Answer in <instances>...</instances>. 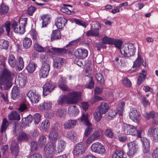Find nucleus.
<instances>
[{
    "label": "nucleus",
    "instance_id": "nucleus-33",
    "mask_svg": "<svg viewBox=\"0 0 158 158\" xmlns=\"http://www.w3.org/2000/svg\"><path fill=\"white\" fill-rule=\"evenodd\" d=\"M8 62L10 66L12 68L14 67L16 65L17 60L15 56L12 54L9 55Z\"/></svg>",
    "mask_w": 158,
    "mask_h": 158
},
{
    "label": "nucleus",
    "instance_id": "nucleus-14",
    "mask_svg": "<svg viewBox=\"0 0 158 158\" xmlns=\"http://www.w3.org/2000/svg\"><path fill=\"white\" fill-rule=\"evenodd\" d=\"M142 57L139 53L138 54V57L137 59L134 62L133 65L131 70L132 72H135L137 71L138 69L140 66L142 61Z\"/></svg>",
    "mask_w": 158,
    "mask_h": 158
},
{
    "label": "nucleus",
    "instance_id": "nucleus-50",
    "mask_svg": "<svg viewBox=\"0 0 158 158\" xmlns=\"http://www.w3.org/2000/svg\"><path fill=\"white\" fill-rule=\"evenodd\" d=\"M69 113L73 115H77L79 113V110L75 106H71L69 107L68 109Z\"/></svg>",
    "mask_w": 158,
    "mask_h": 158
},
{
    "label": "nucleus",
    "instance_id": "nucleus-61",
    "mask_svg": "<svg viewBox=\"0 0 158 158\" xmlns=\"http://www.w3.org/2000/svg\"><path fill=\"white\" fill-rule=\"evenodd\" d=\"M40 60L43 63V64L48 63V56L46 54H42L40 56Z\"/></svg>",
    "mask_w": 158,
    "mask_h": 158
},
{
    "label": "nucleus",
    "instance_id": "nucleus-13",
    "mask_svg": "<svg viewBox=\"0 0 158 158\" xmlns=\"http://www.w3.org/2000/svg\"><path fill=\"white\" fill-rule=\"evenodd\" d=\"M50 66L48 63L43 64L40 71V76L41 78H45L47 76L50 70Z\"/></svg>",
    "mask_w": 158,
    "mask_h": 158
},
{
    "label": "nucleus",
    "instance_id": "nucleus-62",
    "mask_svg": "<svg viewBox=\"0 0 158 158\" xmlns=\"http://www.w3.org/2000/svg\"><path fill=\"white\" fill-rule=\"evenodd\" d=\"M95 78L97 81H99L100 83L103 84L104 83V79L101 74L96 73L95 75Z\"/></svg>",
    "mask_w": 158,
    "mask_h": 158
},
{
    "label": "nucleus",
    "instance_id": "nucleus-39",
    "mask_svg": "<svg viewBox=\"0 0 158 158\" xmlns=\"http://www.w3.org/2000/svg\"><path fill=\"white\" fill-rule=\"evenodd\" d=\"M28 139V135L24 132L20 133L18 137V140L19 142L27 141Z\"/></svg>",
    "mask_w": 158,
    "mask_h": 158
},
{
    "label": "nucleus",
    "instance_id": "nucleus-2",
    "mask_svg": "<svg viewBox=\"0 0 158 158\" xmlns=\"http://www.w3.org/2000/svg\"><path fill=\"white\" fill-rule=\"evenodd\" d=\"M124 133L127 135H136L138 138H141L142 131L137 130L136 127L126 123H124L122 127Z\"/></svg>",
    "mask_w": 158,
    "mask_h": 158
},
{
    "label": "nucleus",
    "instance_id": "nucleus-25",
    "mask_svg": "<svg viewBox=\"0 0 158 158\" xmlns=\"http://www.w3.org/2000/svg\"><path fill=\"white\" fill-rule=\"evenodd\" d=\"M98 111L103 114L106 113L109 109L108 104L105 102H102L98 107Z\"/></svg>",
    "mask_w": 158,
    "mask_h": 158
},
{
    "label": "nucleus",
    "instance_id": "nucleus-38",
    "mask_svg": "<svg viewBox=\"0 0 158 158\" xmlns=\"http://www.w3.org/2000/svg\"><path fill=\"white\" fill-rule=\"evenodd\" d=\"M59 135L57 132L51 131L48 134V138L50 141H55L57 140Z\"/></svg>",
    "mask_w": 158,
    "mask_h": 158
},
{
    "label": "nucleus",
    "instance_id": "nucleus-47",
    "mask_svg": "<svg viewBox=\"0 0 158 158\" xmlns=\"http://www.w3.org/2000/svg\"><path fill=\"white\" fill-rule=\"evenodd\" d=\"M125 103L123 101L121 102L118 104L117 108V110L120 116H122L124 110V107Z\"/></svg>",
    "mask_w": 158,
    "mask_h": 158
},
{
    "label": "nucleus",
    "instance_id": "nucleus-45",
    "mask_svg": "<svg viewBox=\"0 0 158 158\" xmlns=\"http://www.w3.org/2000/svg\"><path fill=\"white\" fill-rule=\"evenodd\" d=\"M81 122L87 126H90V124L88 119V115L87 114H83L81 118Z\"/></svg>",
    "mask_w": 158,
    "mask_h": 158
},
{
    "label": "nucleus",
    "instance_id": "nucleus-23",
    "mask_svg": "<svg viewBox=\"0 0 158 158\" xmlns=\"http://www.w3.org/2000/svg\"><path fill=\"white\" fill-rule=\"evenodd\" d=\"M66 81L64 77H61L59 80L58 85L59 87L64 91H68L69 90V88L66 84Z\"/></svg>",
    "mask_w": 158,
    "mask_h": 158
},
{
    "label": "nucleus",
    "instance_id": "nucleus-36",
    "mask_svg": "<svg viewBox=\"0 0 158 158\" xmlns=\"http://www.w3.org/2000/svg\"><path fill=\"white\" fill-rule=\"evenodd\" d=\"M61 36L60 31L57 30H53L51 35V38L52 41L60 39Z\"/></svg>",
    "mask_w": 158,
    "mask_h": 158
},
{
    "label": "nucleus",
    "instance_id": "nucleus-27",
    "mask_svg": "<svg viewBox=\"0 0 158 158\" xmlns=\"http://www.w3.org/2000/svg\"><path fill=\"white\" fill-rule=\"evenodd\" d=\"M99 28H95L94 29H90L86 32V35L88 37L98 36L99 35Z\"/></svg>",
    "mask_w": 158,
    "mask_h": 158
},
{
    "label": "nucleus",
    "instance_id": "nucleus-49",
    "mask_svg": "<svg viewBox=\"0 0 158 158\" xmlns=\"http://www.w3.org/2000/svg\"><path fill=\"white\" fill-rule=\"evenodd\" d=\"M41 19L42 20V27H44L46 26L48 24L50 20V18L47 15H43L41 17Z\"/></svg>",
    "mask_w": 158,
    "mask_h": 158
},
{
    "label": "nucleus",
    "instance_id": "nucleus-15",
    "mask_svg": "<svg viewBox=\"0 0 158 158\" xmlns=\"http://www.w3.org/2000/svg\"><path fill=\"white\" fill-rule=\"evenodd\" d=\"M147 134L148 136L152 137L156 142H158V127H150L148 131Z\"/></svg>",
    "mask_w": 158,
    "mask_h": 158
},
{
    "label": "nucleus",
    "instance_id": "nucleus-18",
    "mask_svg": "<svg viewBox=\"0 0 158 158\" xmlns=\"http://www.w3.org/2000/svg\"><path fill=\"white\" fill-rule=\"evenodd\" d=\"M67 22V20L64 18L60 17L57 19L56 25L58 29H61L65 26Z\"/></svg>",
    "mask_w": 158,
    "mask_h": 158
},
{
    "label": "nucleus",
    "instance_id": "nucleus-4",
    "mask_svg": "<svg viewBox=\"0 0 158 158\" xmlns=\"http://www.w3.org/2000/svg\"><path fill=\"white\" fill-rule=\"evenodd\" d=\"M121 54L125 57H130L134 55L135 48L133 44L124 46L120 50Z\"/></svg>",
    "mask_w": 158,
    "mask_h": 158
},
{
    "label": "nucleus",
    "instance_id": "nucleus-48",
    "mask_svg": "<svg viewBox=\"0 0 158 158\" xmlns=\"http://www.w3.org/2000/svg\"><path fill=\"white\" fill-rule=\"evenodd\" d=\"M46 143V138L44 135H41L38 144L39 146L41 147H44L45 146Z\"/></svg>",
    "mask_w": 158,
    "mask_h": 158
},
{
    "label": "nucleus",
    "instance_id": "nucleus-55",
    "mask_svg": "<svg viewBox=\"0 0 158 158\" xmlns=\"http://www.w3.org/2000/svg\"><path fill=\"white\" fill-rule=\"evenodd\" d=\"M55 52V54H59L60 55L66 54L67 52V50L64 48H53Z\"/></svg>",
    "mask_w": 158,
    "mask_h": 158
},
{
    "label": "nucleus",
    "instance_id": "nucleus-24",
    "mask_svg": "<svg viewBox=\"0 0 158 158\" xmlns=\"http://www.w3.org/2000/svg\"><path fill=\"white\" fill-rule=\"evenodd\" d=\"M17 81L19 87L22 88L26 85L27 81V78L23 74L20 73L18 76Z\"/></svg>",
    "mask_w": 158,
    "mask_h": 158
},
{
    "label": "nucleus",
    "instance_id": "nucleus-3",
    "mask_svg": "<svg viewBox=\"0 0 158 158\" xmlns=\"http://www.w3.org/2000/svg\"><path fill=\"white\" fill-rule=\"evenodd\" d=\"M27 18L21 19L19 21V25L16 21H14L13 22L11 26L15 33L21 34L24 33L25 31V27L27 24Z\"/></svg>",
    "mask_w": 158,
    "mask_h": 158
},
{
    "label": "nucleus",
    "instance_id": "nucleus-21",
    "mask_svg": "<svg viewBox=\"0 0 158 158\" xmlns=\"http://www.w3.org/2000/svg\"><path fill=\"white\" fill-rule=\"evenodd\" d=\"M66 145L65 142L63 140L59 139L58 141L57 146L55 149L56 153H60L64 150Z\"/></svg>",
    "mask_w": 158,
    "mask_h": 158
},
{
    "label": "nucleus",
    "instance_id": "nucleus-60",
    "mask_svg": "<svg viewBox=\"0 0 158 158\" xmlns=\"http://www.w3.org/2000/svg\"><path fill=\"white\" fill-rule=\"evenodd\" d=\"M102 114L98 112H96L94 114V116L95 120L97 122H99L101 119Z\"/></svg>",
    "mask_w": 158,
    "mask_h": 158
},
{
    "label": "nucleus",
    "instance_id": "nucleus-1",
    "mask_svg": "<svg viewBox=\"0 0 158 158\" xmlns=\"http://www.w3.org/2000/svg\"><path fill=\"white\" fill-rule=\"evenodd\" d=\"M14 74L9 69L4 68L0 72V89L3 86L5 90H7L12 86V81L13 79Z\"/></svg>",
    "mask_w": 158,
    "mask_h": 158
},
{
    "label": "nucleus",
    "instance_id": "nucleus-6",
    "mask_svg": "<svg viewBox=\"0 0 158 158\" xmlns=\"http://www.w3.org/2000/svg\"><path fill=\"white\" fill-rule=\"evenodd\" d=\"M55 146L52 142L47 143L44 148V151L46 154V158H53V154L55 150Z\"/></svg>",
    "mask_w": 158,
    "mask_h": 158
},
{
    "label": "nucleus",
    "instance_id": "nucleus-58",
    "mask_svg": "<svg viewBox=\"0 0 158 158\" xmlns=\"http://www.w3.org/2000/svg\"><path fill=\"white\" fill-rule=\"evenodd\" d=\"M123 43L122 41L118 40H114L113 44L115 47L120 49Z\"/></svg>",
    "mask_w": 158,
    "mask_h": 158
},
{
    "label": "nucleus",
    "instance_id": "nucleus-43",
    "mask_svg": "<svg viewBox=\"0 0 158 158\" xmlns=\"http://www.w3.org/2000/svg\"><path fill=\"white\" fill-rule=\"evenodd\" d=\"M23 46L25 49L29 48L32 45L31 39L28 37H25L23 41Z\"/></svg>",
    "mask_w": 158,
    "mask_h": 158
},
{
    "label": "nucleus",
    "instance_id": "nucleus-57",
    "mask_svg": "<svg viewBox=\"0 0 158 158\" xmlns=\"http://www.w3.org/2000/svg\"><path fill=\"white\" fill-rule=\"evenodd\" d=\"M122 83L125 87H130L131 86V82L127 77H125L123 79Z\"/></svg>",
    "mask_w": 158,
    "mask_h": 158
},
{
    "label": "nucleus",
    "instance_id": "nucleus-52",
    "mask_svg": "<svg viewBox=\"0 0 158 158\" xmlns=\"http://www.w3.org/2000/svg\"><path fill=\"white\" fill-rule=\"evenodd\" d=\"M104 134L106 137L110 138H112L114 136L112 129L110 127L105 130Z\"/></svg>",
    "mask_w": 158,
    "mask_h": 158
},
{
    "label": "nucleus",
    "instance_id": "nucleus-7",
    "mask_svg": "<svg viewBox=\"0 0 158 158\" xmlns=\"http://www.w3.org/2000/svg\"><path fill=\"white\" fill-rule=\"evenodd\" d=\"M86 150L84 143L80 142L75 146L73 153L75 156H79L83 154Z\"/></svg>",
    "mask_w": 158,
    "mask_h": 158
},
{
    "label": "nucleus",
    "instance_id": "nucleus-19",
    "mask_svg": "<svg viewBox=\"0 0 158 158\" xmlns=\"http://www.w3.org/2000/svg\"><path fill=\"white\" fill-rule=\"evenodd\" d=\"M77 123V120L70 119L66 121L64 124V128L65 129H69L73 128Z\"/></svg>",
    "mask_w": 158,
    "mask_h": 158
},
{
    "label": "nucleus",
    "instance_id": "nucleus-44",
    "mask_svg": "<svg viewBox=\"0 0 158 158\" xmlns=\"http://www.w3.org/2000/svg\"><path fill=\"white\" fill-rule=\"evenodd\" d=\"M63 6L60 8V10L61 12L65 13L69 15L71 14V10L68 8V7L72 8V6L70 5H68L65 4H63Z\"/></svg>",
    "mask_w": 158,
    "mask_h": 158
},
{
    "label": "nucleus",
    "instance_id": "nucleus-30",
    "mask_svg": "<svg viewBox=\"0 0 158 158\" xmlns=\"http://www.w3.org/2000/svg\"><path fill=\"white\" fill-rule=\"evenodd\" d=\"M50 126L49 121L48 119H45L42 122L40 129L42 131H46L49 128Z\"/></svg>",
    "mask_w": 158,
    "mask_h": 158
},
{
    "label": "nucleus",
    "instance_id": "nucleus-26",
    "mask_svg": "<svg viewBox=\"0 0 158 158\" xmlns=\"http://www.w3.org/2000/svg\"><path fill=\"white\" fill-rule=\"evenodd\" d=\"M147 73L145 70H142L140 73L137 81V85L139 86L142 84L146 78Z\"/></svg>",
    "mask_w": 158,
    "mask_h": 158
},
{
    "label": "nucleus",
    "instance_id": "nucleus-22",
    "mask_svg": "<svg viewBox=\"0 0 158 158\" xmlns=\"http://www.w3.org/2000/svg\"><path fill=\"white\" fill-rule=\"evenodd\" d=\"M8 118L9 120L19 121L20 119V115L17 111L14 110L11 111L9 114Z\"/></svg>",
    "mask_w": 158,
    "mask_h": 158
},
{
    "label": "nucleus",
    "instance_id": "nucleus-28",
    "mask_svg": "<svg viewBox=\"0 0 158 158\" xmlns=\"http://www.w3.org/2000/svg\"><path fill=\"white\" fill-rule=\"evenodd\" d=\"M17 59L16 65L15 66L17 67L19 71H20L22 70L24 67V62L23 58L20 56L18 57Z\"/></svg>",
    "mask_w": 158,
    "mask_h": 158
},
{
    "label": "nucleus",
    "instance_id": "nucleus-5",
    "mask_svg": "<svg viewBox=\"0 0 158 158\" xmlns=\"http://www.w3.org/2000/svg\"><path fill=\"white\" fill-rule=\"evenodd\" d=\"M91 148L93 152L98 154H104L106 152L104 146L98 142L94 143L92 145Z\"/></svg>",
    "mask_w": 158,
    "mask_h": 158
},
{
    "label": "nucleus",
    "instance_id": "nucleus-20",
    "mask_svg": "<svg viewBox=\"0 0 158 158\" xmlns=\"http://www.w3.org/2000/svg\"><path fill=\"white\" fill-rule=\"evenodd\" d=\"M140 115V114L137 112L135 108H132L129 113L130 118L134 121H137L138 118Z\"/></svg>",
    "mask_w": 158,
    "mask_h": 158
},
{
    "label": "nucleus",
    "instance_id": "nucleus-37",
    "mask_svg": "<svg viewBox=\"0 0 158 158\" xmlns=\"http://www.w3.org/2000/svg\"><path fill=\"white\" fill-rule=\"evenodd\" d=\"M9 125V123L7 119L5 118L2 121L1 127V132L3 133L6 131L7 128Z\"/></svg>",
    "mask_w": 158,
    "mask_h": 158
},
{
    "label": "nucleus",
    "instance_id": "nucleus-31",
    "mask_svg": "<svg viewBox=\"0 0 158 158\" xmlns=\"http://www.w3.org/2000/svg\"><path fill=\"white\" fill-rule=\"evenodd\" d=\"M64 63V59L62 58L58 57L53 60V65L54 68H58L61 66Z\"/></svg>",
    "mask_w": 158,
    "mask_h": 158
},
{
    "label": "nucleus",
    "instance_id": "nucleus-42",
    "mask_svg": "<svg viewBox=\"0 0 158 158\" xmlns=\"http://www.w3.org/2000/svg\"><path fill=\"white\" fill-rule=\"evenodd\" d=\"M9 7L5 5L3 2H2L0 5V15H4L7 13L9 10Z\"/></svg>",
    "mask_w": 158,
    "mask_h": 158
},
{
    "label": "nucleus",
    "instance_id": "nucleus-51",
    "mask_svg": "<svg viewBox=\"0 0 158 158\" xmlns=\"http://www.w3.org/2000/svg\"><path fill=\"white\" fill-rule=\"evenodd\" d=\"M124 153L120 150H116L112 155L113 158H121L123 157Z\"/></svg>",
    "mask_w": 158,
    "mask_h": 158
},
{
    "label": "nucleus",
    "instance_id": "nucleus-46",
    "mask_svg": "<svg viewBox=\"0 0 158 158\" xmlns=\"http://www.w3.org/2000/svg\"><path fill=\"white\" fill-rule=\"evenodd\" d=\"M35 43L37 42L40 39L39 37L37 32L35 30H32L30 33Z\"/></svg>",
    "mask_w": 158,
    "mask_h": 158
},
{
    "label": "nucleus",
    "instance_id": "nucleus-41",
    "mask_svg": "<svg viewBox=\"0 0 158 158\" xmlns=\"http://www.w3.org/2000/svg\"><path fill=\"white\" fill-rule=\"evenodd\" d=\"M34 48L36 51L39 52H42L46 51L47 47H44L36 42L34 43Z\"/></svg>",
    "mask_w": 158,
    "mask_h": 158
},
{
    "label": "nucleus",
    "instance_id": "nucleus-35",
    "mask_svg": "<svg viewBox=\"0 0 158 158\" xmlns=\"http://www.w3.org/2000/svg\"><path fill=\"white\" fill-rule=\"evenodd\" d=\"M51 106V103L50 102H44L39 105L38 108L41 110L45 111L50 109Z\"/></svg>",
    "mask_w": 158,
    "mask_h": 158
},
{
    "label": "nucleus",
    "instance_id": "nucleus-12",
    "mask_svg": "<svg viewBox=\"0 0 158 158\" xmlns=\"http://www.w3.org/2000/svg\"><path fill=\"white\" fill-rule=\"evenodd\" d=\"M68 96L69 103L76 104L77 103L79 100L81 95L79 92L73 91L70 93Z\"/></svg>",
    "mask_w": 158,
    "mask_h": 158
},
{
    "label": "nucleus",
    "instance_id": "nucleus-64",
    "mask_svg": "<svg viewBox=\"0 0 158 158\" xmlns=\"http://www.w3.org/2000/svg\"><path fill=\"white\" fill-rule=\"evenodd\" d=\"M145 117L147 119L155 118V112L152 111L149 113H147L145 116Z\"/></svg>",
    "mask_w": 158,
    "mask_h": 158
},
{
    "label": "nucleus",
    "instance_id": "nucleus-34",
    "mask_svg": "<svg viewBox=\"0 0 158 158\" xmlns=\"http://www.w3.org/2000/svg\"><path fill=\"white\" fill-rule=\"evenodd\" d=\"M22 123L24 126L29 125V124L31 123L32 121V116L31 115H29L26 117H23V115H22Z\"/></svg>",
    "mask_w": 158,
    "mask_h": 158
},
{
    "label": "nucleus",
    "instance_id": "nucleus-59",
    "mask_svg": "<svg viewBox=\"0 0 158 158\" xmlns=\"http://www.w3.org/2000/svg\"><path fill=\"white\" fill-rule=\"evenodd\" d=\"M36 9L35 7L31 6L28 8L27 11V13L30 16H32Z\"/></svg>",
    "mask_w": 158,
    "mask_h": 158
},
{
    "label": "nucleus",
    "instance_id": "nucleus-11",
    "mask_svg": "<svg viewBox=\"0 0 158 158\" xmlns=\"http://www.w3.org/2000/svg\"><path fill=\"white\" fill-rule=\"evenodd\" d=\"M56 87V85L51 81L46 83L43 87V95H47Z\"/></svg>",
    "mask_w": 158,
    "mask_h": 158
},
{
    "label": "nucleus",
    "instance_id": "nucleus-29",
    "mask_svg": "<svg viewBox=\"0 0 158 158\" xmlns=\"http://www.w3.org/2000/svg\"><path fill=\"white\" fill-rule=\"evenodd\" d=\"M59 105H62L64 103H70L69 99V96L67 95H61L59 97L58 101Z\"/></svg>",
    "mask_w": 158,
    "mask_h": 158
},
{
    "label": "nucleus",
    "instance_id": "nucleus-32",
    "mask_svg": "<svg viewBox=\"0 0 158 158\" xmlns=\"http://www.w3.org/2000/svg\"><path fill=\"white\" fill-rule=\"evenodd\" d=\"M19 89L17 86H14L12 89L11 93V98L13 100H15L19 97Z\"/></svg>",
    "mask_w": 158,
    "mask_h": 158
},
{
    "label": "nucleus",
    "instance_id": "nucleus-56",
    "mask_svg": "<svg viewBox=\"0 0 158 158\" xmlns=\"http://www.w3.org/2000/svg\"><path fill=\"white\" fill-rule=\"evenodd\" d=\"M9 45V42L8 41L4 40H0V48L2 49H7Z\"/></svg>",
    "mask_w": 158,
    "mask_h": 158
},
{
    "label": "nucleus",
    "instance_id": "nucleus-10",
    "mask_svg": "<svg viewBox=\"0 0 158 158\" xmlns=\"http://www.w3.org/2000/svg\"><path fill=\"white\" fill-rule=\"evenodd\" d=\"M127 146L129 148V151L127 152L128 156H133L136 153L138 149V144L135 141L128 143Z\"/></svg>",
    "mask_w": 158,
    "mask_h": 158
},
{
    "label": "nucleus",
    "instance_id": "nucleus-53",
    "mask_svg": "<svg viewBox=\"0 0 158 158\" xmlns=\"http://www.w3.org/2000/svg\"><path fill=\"white\" fill-rule=\"evenodd\" d=\"M114 39L105 36L102 39V42L103 44L112 45L113 44Z\"/></svg>",
    "mask_w": 158,
    "mask_h": 158
},
{
    "label": "nucleus",
    "instance_id": "nucleus-16",
    "mask_svg": "<svg viewBox=\"0 0 158 158\" xmlns=\"http://www.w3.org/2000/svg\"><path fill=\"white\" fill-rule=\"evenodd\" d=\"M143 143V152L145 153H147L150 151V144L149 140L145 137H143L141 139Z\"/></svg>",
    "mask_w": 158,
    "mask_h": 158
},
{
    "label": "nucleus",
    "instance_id": "nucleus-40",
    "mask_svg": "<svg viewBox=\"0 0 158 158\" xmlns=\"http://www.w3.org/2000/svg\"><path fill=\"white\" fill-rule=\"evenodd\" d=\"M37 67V65L36 64L31 62L29 63L26 69L29 73H31L35 71Z\"/></svg>",
    "mask_w": 158,
    "mask_h": 158
},
{
    "label": "nucleus",
    "instance_id": "nucleus-63",
    "mask_svg": "<svg viewBox=\"0 0 158 158\" xmlns=\"http://www.w3.org/2000/svg\"><path fill=\"white\" fill-rule=\"evenodd\" d=\"M102 100L103 98L102 97L94 95V97L91 99L90 101L91 103L93 104L98 101H102Z\"/></svg>",
    "mask_w": 158,
    "mask_h": 158
},
{
    "label": "nucleus",
    "instance_id": "nucleus-17",
    "mask_svg": "<svg viewBox=\"0 0 158 158\" xmlns=\"http://www.w3.org/2000/svg\"><path fill=\"white\" fill-rule=\"evenodd\" d=\"M10 149L11 153L15 157L17 156L19 152V147L17 143L13 141L10 145Z\"/></svg>",
    "mask_w": 158,
    "mask_h": 158
},
{
    "label": "nucleus",
    "instance_id": "nucleus-54",
    "mask_svg": "<svg viewBox=\"0 0 158 158\" xmlns=\"http://www.w3.org/2000/svg\"><path fill=\"white\" fill-rule=\"evenodd\" d=\"M41 119V115L38 113H35L32 116V121L35 124H37Z\"/></svg>",
    "mask_w": 158,
    "mask_h": 158
},
{
    "label": "nucleus",
    "instance_id": "nucleus-8",
    "mask_svg": "<svg viewBox=\"0 0 158 158\" xmlns=\"http://www.w3.org/2000/svg\"><path fill=\"white\" fill-rule=\"evenodd\" d=\"M27 96L32 103H38L40 98V96L35 89H31L29 91Z\"/></svg>",
    "mask_w": 158,
    "mask_h": 158
},
{
    "label": "nucleus",
    "instance_id": "nucleus-9",
    "mask_svg": "<svg viewBox=\"0 0 158 158\" xmlns=\"http://www.w3.org/2000/svg\"><path fill=\"white\" fill-rule=\"evenodd\" d=\"M88 53V51L87 49L82 48H80L75 50L74 55L78 59H83L87 57Z\"/></svg>",
    "mask_w": 158,
    "mask_h": 158
}]
</instances>
